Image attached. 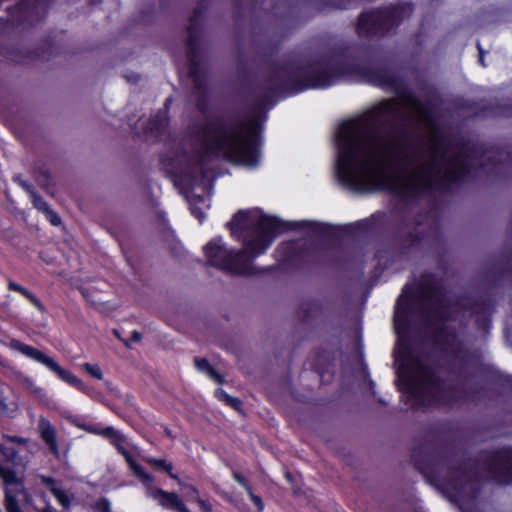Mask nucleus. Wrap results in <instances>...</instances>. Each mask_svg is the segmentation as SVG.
<instances>
[{
    "mask_svg": "<svg viewBox=\"0 0 512 512\" xmlns=\"http://www.w3.org/2000/svg\"><path fill=\"white\" fill-rule=\"evenodd\" d=\"M290 477H291V476H290V473H288V472H287V473H286V478H287L288 480H290Z\"/></svg>",
    "mask_w": 512,
    "mask_h": 512,
    "instance_id": "4c0bfd02",
    "label": "nucleus"
},
{
    "mask_svg": "<svg viewBox=\"0 0 512 512\" xmlns=\"http://www.w3.org/2000/svg\"><path fill=\"white\" fill-rule=\"evenodd\" d=\"M336 147L339 179L360 192L413 196L467 173L468 158L446 151L430 112L411 96L342 123Z\"/></svg>",
    "mask_w": 512,
    "mask_h": 512,
    "instance_id": "f257e3e1",
    "label": "nucleus"
},
{
    "mask_svg": "<svg viewBox=\"0 0 512 512\" xmlns=\"http://www.w3.org/2000/svg\"><path fill=\"white\" fill-rule=\"evenodd\" d=\"M229 226L232 232L250 228L255 230L250 239L245 241L242 250H229L221 239H214L207 243L204 252L211 265L229 273L242 275L254 273L252 260L263 253L283 229L278 220L263 215L258 209L240 211L233 217Z\"/></svg>",
    "mask_w": 512,
    "mask_h": 512,
    "instance_id": "f03ea898",
    "label": "nucleus"
},
{
    "mask_svg": "<svg viewBox=\"0 0 512 512\" xmlns=\"http://www.w3.org/2000/svg\"><path fill=\"white\" fill-rule=\"evenodd\" d=\"M197 502L199 503L202 512H212L211 505L208 502L202 499H197Z\"/></svg>",
    "mask_w": 512,
    "mask_h": 512,
    "instance_id": "a878e982",
    "label": "nucleus"
},
{
    "mask_svg": "<svg viewBox=\"0 0 512 512\" xmlns=\"http://www.w3.org/2000/svg\"><path fill=\"white\" fill-rule=\"evenodd\" d=\"M11 441H17L18 443H25L24 439L16 438V437H10Z\"/></svg>",
    "mask_w": 512,
    "mask_h": 512,
    "instance_id": "f704fd0d",
    "label": "nucleus"
},
{
    "mask_svg": "<svg viewBox=\"0 0 512 512\" xmlns=\"http://www.w3.org/2000/svg\"><path fill=\"white\" fill-rule=\"evenodd\" d=\"M38 429L41 438L49 446L50 450L56 456H59L58 444L56 441V431L54 427L45 418H41L39 421Z\"/></svg>",
    "mask_w": 512,
    "mask_h": 512,
    "instance_id": "6e6552de",
    "label": "nucleus"
},
{
    "mask_svg": "<svg viewBox=\"0 0 512 512\" xmlns=\"http://www.w3.org/2000/svg\"><path fill=\"white\" fill-rule=\"evenodd\" d=\"M46 214L53 225L57 226L61 223L60 217L51 210H49V212H46Z\"/></svg>",
    "mask_w": 512,
    "mask_h": 512,
    "instance_id": "393cba45",
    "label": "nucleus"
},
{
    "mask_svg": "<svg viewBox=\"0 0 512 512\" xmlns=\"http://www.w3.org/2000/svg\"><path fill=\"white\" fill-rule=\"evenodd\" d=\"M406 300L401 297L398 300V303L396 305L395 309V316H394V325L396 332L400 335L405 330V321H406Z\"/></svg>",
    "mask_w": 512,
    "mask_h": 512,
    "instance_id": "1a4fd4ad",
    "label": "nucleus"
},
{
    "mask_svg": "<svg viewBox=\"0 0 512 512\" xmlns=\"http://www.w3.org/2000/svg\"><path fill=\"white\" fill-rule=\"evenodd\" d=\"M192 213L201 221L205 217V212L210 207V200L208 193L200 194L197 188H193L188 195Z\"/></svg>",
    "mask_w": 512,
    "mask_h": 512,
    "instance_id": "0eeeda50",
    "label": "nucleus"
},
{
    "mask_svg": "<svg viewBox=\"0 0 512 512\" xmlns=\"http://www.w3.org/2000/svg\"><path fill=\"white\" fill-rule=\"evenodd\" d=\"M0 450L7 458L12 459L14 457V452L10 449H4L2 444H0Z\"/></svg>",
    "mask_w": 512,
    "mask_h": 512,
    "instance_id": "cd10ccee",
    "label": "nucleus"
},
{
    "mask_svg": "<svg viewBox=\"0 0 512 512\" xmlns=\"http://www.w3.org/2000/svg\"><path fill=\"white\" fill-rule=\"evenodd\" d=\"M137 79H138V76H134V78H133V79H131L130 81L136 82V81H137Z\"/></svg>",
    "mask_w": 512,
    "mask_h": 512,
    "instance_id": "e433bc0d",
    "label": "nucleus"
},
{
    "mask_svg": "<svg viewBox=\"0 0 512 512\" xmlns=\"http://www.w3.org/2000/svg\"><path fill=\"white\" fill-rule=\"evenodd\" d=\"M217 396L226 401L228 404H230L232 407H234L235 409H238L239 406H240V401L236 398H233L231 396H229L225 391L223 390H218L216 392Z\"/></svg>",
    "mask_w": 512,
    "mask_h": 512,
    "instance_id": "412c9836",
    "label": "nucleus"
},
{
    "mask_svg": "<svg viewBox=\"0 0 512 512\" xmlns=\"http://www.w3.org/2000/svg\"><path fill=\"white\" fill-rule=\"evenodd\" d=\"M22 187L30 194V191L33 190L32 187L26 183H22Z\"/></svg>",
    "mask_w": 512,
    "mask_h": 512,
    "instance_id": "2f4dec72",
    "label": "nucleus"
},
{
    "mask_svg": "<svg viewBox=\"0 0 512 512\" xmlns=\"http://www.w3.org/2000/svg\"><path fill=\"white\" fill-rule=\"evenodd\" d=\"M84 370L89 373L92 377L101 380L103 378L102 371L100 367L96 364L84 363L82 365Z\"/></svg>",
    "mask_w": 512,
    "mask_h": 512,
    "instance_id": "aec40b11",
    "label": "nucleus"
},
{
    "mask_svg": "<svg viewBox=\"0 0 512 512\" xmlns=\"http://www.w3.org/2000/svg\"><path fill=\"white\" fill-rule=\"evenodd\" d=\"M22 187L30 194V191L33 190L32 187L26 183H22Z\"/></svg>",
    "mask_w": 512,
    "mask_h": 512,
    "instance_id": "473e14b6",
    "label": "nucleus"
},
{
    "mask_svg": "<svg viewBox=\"0 0 512 512\" xmlns=\"http://www.w3.org/2000/svg\"><path fill=\"white\" fill-rule=\"evenodd\" d=\"M42 482L50 488L52 494L64 508H68L70 506V497L68 493L58 488L52 478L42 477Z\"/></svg>",
    "mask_w": 512,
    "mask_h": 512,
    "instance_id": "9d476101",
    "label": "nucleus"
},
{
    "mask_svg": "<svg viewBox=\"0 0 512 512\" xmlns=\"http://www.w3.org/2000/svg\"><path fill=\"white\" fill-rule=\"evenodd\" d=\"M365 19H366V17H365V16H363V17L361 18L360 22H361V23H363V22L365 21Z\"/></svg>",
    "mask_w": 512,
    "mask_h": 512,
    "instance_id": "58836bf2",
    "label": "nucleus"
},
{
    "mask_svg": "<svg viewBox=\"0 0 512 512\" xmlns=\"http://www.w3.org/2000/svg\"><path fill=\"white\" fill-rule=\"evenodd\" d=\"M27 384L33 393H39L41 391V389L39 387H36L31 380H27Z\"/></svg>",
    "mask_w": 512,
    "mask_h": 512,
    "instance_id": "c756f323",
    "label": "nucleus"
},
{
    "mask_svg": "<svg viewBox=\"0 0 512 512\" xmlns=\"http://www.w3.org/2000/svg\"><path fill=\"white\" fill-rule=\"evenodd\" d=\"M9 347L46 366L68 384L78 387L82 391L86 390V385L79 378H77L70 371L63 369L52 357L48 356L42 351L21 343L18 340H11Z\"/></svg>",
    "mask_w": 512,
    "mask_h": 512,
    "instance_id": "39448f33",
    "label": "nucleus"
},
{
    "mask_svg": "<svg viewBox=\"0 0 512 512\" xmlns=\"http://www.w3.org/2000/svg\"><path fill=\"white\" fill-rule=\"evenodd\" d=\"M217 396L226 401L228 404H230L232 407H234L235 409H238L239 406H240V401L236 398H233L231 396H229L225 391L223 390H218L216 392Z\"/></svg>",
    "mask_w": 512,
    "mask_h": 512,
    "instance_id": "4be33fe9",
    "label": "nucleus"
},
{
    "mask_svg": "<svg viewBox=\"0 0 512 512\" xmlns=\"http://www.w3.org/2000/svg\"><path fill=\"white\" fill-rule=\"evenodd\" d=\"M396 363L400 378L414 394L424 393L432 385V374L423 363L399 346L396 350Z\"/></svg>",
    "mask_w": 512,
    "mask_h": 512,
    "instance_id": "20e7f679",
    "label": "nucleus"
},
{
    "mask_svg": "<svg viewBox=\"0 0 512 512\" xmlns=\"http://www.w3.org/2000/svg\"><path fill=\"white\" fill-rule=\"evenodd\" d=\"M118 448L124 455L127 463L129 464V467L134 472V474L144 482H152L153 478L148 473H146L140 465L136 463V461L131 457V455L126 450H123L121 447Z\"/></svg>",
    "mask_w": 512,
    "mask_h": 512,
    "instance_id": "f8f14e48",
    "label": "nucleus"
},
{
    "mask_svg": "<svg viewBox=\"0 0 512 512\" xmlns=\"http://www.w3.org/2000/svg\"><path fill=\"white\" fill-rule=\"evenodd\" d=\"M507 472L509 475L507 476H499V481L503 483L511 482L512 481V462L508 463L506 466Z\"/></svg>",
    "mask_w": 512,
    "mask_h": 512,
    "instance_id": "b1692460",
    "label": "nucleus"
},
{
    "mask_svg": "<svg viewBox=\"0 0 512 512\" xmlns=\"http://www.w3.org/2000/svg\"><path fill=\"white\" fill-rule=\"evenodd\" d=\"M8 287L11 290L20 292L22 295H24L40 311L44 310V307H43L42 303L37 299V297L34 294H32L31 292H29L27 289H25L24 287L18 285L15 282H12V281H10L8 283Z\"/></svg>",
    "mask_w": 512,
    "mask_h": 512,
    "instance_id": "4468645a",
    "label": "nucleus"
},
{
    "mask_svg": "<svg viewBox=\"0 0 512 512\" xmlns=\"http://www.w3.org/2000/svg\"><path fill=\"white\" fill-rule=\"evenodd\" d=\"M147 495L164 508L175 509L178 512H190L175 493L150 486L147 488Z\"/></svg>",
    "mask_w": 512,
    "mask_h": 512,
    "instance_id": "423d86ee",
    "label": "nucleus"
},
{
    "mask_svg": "<svg viewBox=\"0 0 512 512\" xmlns=\"http://www.w3.org/2000/svg\"><path fill=\"white\" fill-rule=\"evenodd\" d=\"M247 493H248L251 501L256 506L257 511L262 512L264 509V503H263L262 499L258 495H255L250 488H247Z\"/></svg>",
    "mask_w": 512,
    "mask_h": 512,
    "instance_id": "5701e85b",
    "label": "nucleus"
},
{
    "mask_svg": "<svg viewBox=\"0 0 512 512\" xmlns=\"http://www.w3.org/2000/svg\"><path fill=\"white\" fill-rule=\"evenodd\" d=\"M87 431L101 434V435L109 438L114 444H117L119 441L122 440V436L119 434V432L114 430L112 427L104 428L101 431H96V430H92V429H87Z\"/></svg>",
    "mask_w": 512,
    "mask_h": 512,
    "instance_id": "dca6fc26",
    "label": "nucleus"
},
{
    "mask_svg": "<svg viewBox=\"0 0 512 512\" xmlns=\"http://www.w3.org/2000/svg\"><path fill=\"white\" fill-rule=\"evenodd\" d=\"M191 490L193 493L197 494V490L195 488L192 487Z\"/></svg>",
    "mask_w": 512,
    "mask_h": 512,
    "instance_id": "ea45409f",
    "label": "nucleus"
},
{
    "mask_svg": "<svg viewBox=\"0 0 512 512\" xmlns=\"http://www.w3.org/2000/svg\"><path fill=\"white\" fill-rule=\"evenodd\" d=\"M196 368L205 374H207L212 380L217 383L222 382L221 376L214 370V368L209 364L206 359L196 358L195 361Z\"/></svg>",
    "mask_w": 512,
    "mask_h": 512,
    "instance_id": "ddd939ff",
    "label": "nucleus"
},
{
    "mask_svg": "<svg viewBox=\"0 0 512 512\" xmlns=\"http://www.w3.org/2000/svg\"><path fill=\"white\" fill-rule=\"evenodd\" d=\"M234 478L235 480L240 483L246 490L247 488H249V486L246 484L245 480L243 479V477L237 473L234 474Z\"/></svg>",
    "mask_w": 512,
    "mask_h": 512,
    "instance_id": "c85d7f7f",
    "label": "nucleus"
},
{
    "mask_svg": "<svg viewBox=\"0 0 512 512\" xmlns=\"http://www.w3.org/2000/svg\"><path fill=\"white\" fill-rule=\"evenodd\" d=\"M145 461L156 469H163L172 478H176V476L172 473V464L166 462L164 459H156V458L148 457V458H145Z\"/></svg>",
    "mask_w": 512,
    "mask_h": 512,
    "instance_id": "2eb2a0df",
    "label": "nucleus"
},
{
    "mask_svg": "<svg viewBox=\"0 0 512 512\" xmlns=\"http://www.w3.org/2000/svg\"><path fill=\"white\" fill-rule=\"evenodd\" d=\"M98 507H99L101 512H112L111 511V507H110V503L108 501H106V500L101 501L98 504Z\"/></svg>",
    "mask_w": 512,
    "mask_h": 512,
    "instance_id": "bb28decb",
    "label": "nucleus"
},
{
    "mask_svg": "<svg viewBox=\"0 0 512 512\" xmlns=\"http://www.w3.org/2000/svg\"><path fill=\"white\" fill-rule=\"evenodd\" d=\"M132 340L134 342H139L141 340V334L139 332H137V331H134L132 333Z\"/></svg>",
    "mask_w": 512,
    "mask_h": 512,
    "instance_id": "7c9ffc66",
    "label": "nucleus"
},
{
    "mask_svg": "<svg viewBox=\"0 0 512 512\" xmlns=\"http://www.w3.org/2000/svg\"><path fill=\"white\" fill-rule=\"evenodd\" d=\"M24 492L23 485L21 488L16 486H7L6 489V509L8 512H21L17 504V495Z\"/></svg>",
    "mask_w": 512,
    "mask_h": 512,
    "instance_id": "9b49d317",
    "label": "nucleus"
},
{
    "mask_svg": "<svg viewBox=\"0 0 512 512\" xmlns=\"http://www.w3.org/2000/svg\"><path fill=\"white\" fill-rule=\"evenodd\" d=\"M0 475L7 486H16L17 488H21V482L16 478L13 471L0 469Z\"/></svg>",
    "mask_w": 512,
    "mask_h": 512,
    "instance_id": "f3484780",
    "label": "nucleus"
},
{
    "mask_svg": "<svg viewBox=\"0 0 512 512\" xmlns=\"http://www.w3.org/2000/svg\"><path fill=\"white\" fill-rule=\"evenodd\" d=\"M332 84V81L329 80L326 76V73L311 80L309 83L305 85L304 88H323Z\"/></svg>",
    "mask_w": 512,
    "mask_h": 512,
    "instance_id": "a211bd4d",
    "label": "nucleus"
},
{
    "mask_svg": "<svg viewBox=\"0 0 512 512\" xmlns=\"http://www.w3.org/2000/svg\"><path fill=\"white\" fill-rule=\"evenodd\" d=\"M203 149L207 155L222 156L231 162L252 167L258 161L255 128L251 122L203 131Z\"/></svg>",
    "mask_w": 512,
    "mask_h": 512,
    "instance_id": "7ed1b4c3",
    "label": "nucleus"
},
{
    "mask_svg": "<svg viewBox=\"0 0 512 512\" xmlns=\"http://www.w3.org/2000/svg\"><path fill=\"white\" fill-rule=\"evenodd\" d=\"M81 293L87 301H90L89 293L86 290H82Z\"/></svg>",
    "mask_w": 512,
    "mask_h": 512,
    "instance_id": "72a5a7b5",
    "label": "nucleus"
},
{
    "mask_svg": "<svg viewBox=\"0 0 512 512\" xmlns=\"http://www.w3.org/2000/svg\"><path fill=\"white\" fill-rule=\"evenodd\" d=\"M30 197L32 198L35 208L42 212H49V206L42 197L37 195L34 190L30 191Z\"/></svg>",
    "mask_w": 512,
    "mask_h": 512,
    "instance_id": "6ab92c4d",
    "label": "nucleus"
},
{
    "mask_svg": "<svg viewBox=\"0 0 512 512\" xmlns=\"http://www.w3.org/2000/svg\"><path fill=\"white\" fill-rule=\"evenodd\" d=\"M479 52H480V61H481L482 65L485 66L481 49H479Z\"/></svg>",
    "mask_w": 512,
    "mask_h": 512,
    "instance_id": "c9c22d12",
    "label": "nucleus"
}]
</instances>
